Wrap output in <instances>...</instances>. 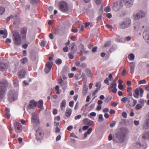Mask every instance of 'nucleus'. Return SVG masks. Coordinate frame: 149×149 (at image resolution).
Segmentation results:
<instances>
[{
	"label": "nucleus",
	"mask_w": 149,
	"mask_h": 149,
	"mask_svg": "<svg viewBox=\"0 0 149 149\" xmlns=\"http://www.w3.org/2000/svg\"><path fill=\"white\" fill-rule=\"evenodd\" d=\"M8 84V83L6 80L0 81V98L3 97L7 90L6 87Z\"/></svg>",
	"instance_id": "f257e3e1"
},
{
	"label": "nucleus",
	"mask_w": 149,
	"mask_h": 149,
	"mask_svg": "<svg viewBox=\"0 0 149 149\" xmlns=\"http://www.w3.org/2000/svg\"><path fill=\"white\" fill-rule=\"evenodd\" d=\"M13 39L15 45H19L21 44L22 42L21 37L17 31H15L14 32L13 36Z\"/></svg>",
	"instance_id": "f03ea898"
},
{
	"label": "nucleus",
	"mask_w": 149,
	"mask_h": 149,
	"mask_svg": "<svg viewBox=\"0 0 149 149\" xmlns=\"http://www.w3.org/2000/svg\"><path fill=\"white\" fill-rule=\"evenodd\" d=\"M127 133V131L124 130L123 131H121L116 134V138L118 139V142L122 143L123 142Z\"/></svg>",
	"instance_id": "7ed1b4c3"
},
{
	"label": "nucleus",
	"mask_w": 149,
	"mask_h": 149,
	"mask_svg": "<svg viewBox=\"0 0 149 149\" xmlns=\"http://www.w3.org/2000/svg\"><path fill=\"white\" fill-rule=\"evenodd\" d=\"M8 99L10 102L13 101L17 99L18 93L14 90L9 91Z\"/></svg>",
	"instance_id": "20e7f679"
},
{
	"label": "nucleus",
	"mask_w": 149,
	"mask_h": 149,
	"mask_svg": "<svg viewBox=\"0 0 149 149\" xmlns=\"http://www.w3.org/2000/svg\"><path fill=\"white\" fill-rule=\"evenodd\" d=\"M131 24V21L130 19L126 18L120 24V27L122 29L127 28L130 26Z\"/></svg>",
	"instance_id": "39448f33"
},
{
	"label": "nucleus",
	"mask_w": 149,
	"mask_h": 149,
	"mask_svg": "<svg viewBox=\"0 0 149 149\" xmlns=\"http://www.w3.org/2000/svg\"><path fill=\"white\" fill-rule=\"evenodd\" d=\"M133 96L136 98H139V96L142 97L144 93L143 89L141 88H137L135 90Z\"/></svg>",
	"instance_id": "423d86ee"
},
{
	"label": "nucleus",
	"mask_w": 149,
	"mask_h": 149,
	"mask_svg": "<svg viewBox=\"0 0 149 149\" xmlns=\"http://www.w3.org/2000/svg\"><path fill=\"white\" fill-rule=\"evenodd\" d=\"M59 7L60 10L63 12H66L68 10V6L67 4L65 1H62L59 3Z\"/></svg>",
	"instance_id": "0eeeda50"
},
{
	"label": "nucleus",
	"mask_w": 149,
	"mask_h": 149,
	"mask_svg": "<svg viewBox=\"0 0 149 149\" xmlns=\"http://www.w3.org/2000/svg\"><path fill=\"white\" fill-rule=\"evenodd\" d=\"M43 132L42 130L39 128L36 132V139L38 140L42 139L43 137Z\"/></svg>",
	"instance_id": "6e6552de"
},
{
	"label": "nucleus",
	"mask_w": 149,
	"mask_h": 149,
	"mask_svg": "<svg viewBox=\"0 0 149 149\" xmlns=\"http://www.w3.org/2000/svg\"><path fill=\"white\" fill-rule=\"evenodd\" d=\"M31 123L33 124H40V122L38 116L35 113H32L31 117Z\"/></svg>",
	"instance_id": "1a4fd4ad"
},
{
	"label": "nucleus",
	"mask_w": 149,
	"mask_h": 149,
	"mask_svg": "<svg viewBox=\"0 0 149 149\" xmlns=\"http://www.w3.org/2000/svg\"><path fill=\"white\" fill-rule=\"evenodd\" d=\"M123 6L122 3L120 1H118L114 3L113 9L114 11H117L120 10Z\"/></svg>",
	"instance_id": "9d476101"
},
{
	"label": "nucleus",
	"mask_w": 149,
	"mask_h": 149,
	"mask_svg": "<svg viewBox=\"0 0 149 149\" xmlns=\"http://www.w3.org/2000/svg\"><path fill=\"white\" fill-rule=\"evenodd\" d=\"M28 29L26 27H22L20 30V33L21 37L23 40L26 39V33Z\"/></svg>",
	"instance_id": "9b49d317"
},
{
	"label": "nucleus",
	"mask_w": 149,
	"mask_h": 149,
	"mask_svg": "<svg viewBox=\"0 0 149 149\" xmlns=\"http://www.w3.org/2000/svg\"><path fill=\"white\" fill-rule=\"evenodd\" d=\"M145 13L142 11H140L137 14H134L133 16L134 19L135 20H136L138 19L143 17H145Z\"/></svg>",
	"instance_id": "f8f14e48"
},
{
	"label": "nucleus",
	"mask_w": 149,
	"mask_h": 149,
	"mask_svg": "<svg viewBox=\"0 0 149 149\" xmlns=\"http://www.w3.org/2000/svg\"><path fill=\"white\" fill-rule=\"evenodd\" d=\"M14 126L16 132L19 133L21 132L22 125L20 123L17 122H15L14 123Z\"/></svg>",
	"instance_id": "ddd939ff"
},
{
	"label": "nucleus",
	"mask_w": 149,
	"mask_h": 149,
	"mask_svg": "<svg viewBox=\"0 0 149 149\" xmlns=\"http://www.w3.org/2000/svg\"><path fill=\"white\" fill-rule=\"evenodd\" d=\"M37 103L34 100H31L30 102V104L27 107V110L34 109L37 106Z\"/></svg>",
	"instance_id": "4468645a"
},
{
	"label": "nucleus",
	"mask_w": 149,
	"mask_h": 149,
	"mask_svg": "<svg viewBox=\"0 0 149 149\" xmlns=\"http://www.w3.org/2000/svg\"><path fill=\"white\" fill-rule=\"evenodd\" d=\"M127 102L128 104L130 106L134 107L136 104L137 101L136 100L134 99L133 98H132L131 99H130L129 98Z\"/></svg>",
	"instance_id": "2eb2a0df"
},
{
	"label": "nucleus",
	"mask_w": 149,
	"mask_h": 149,
	"mask_svg": "<svg viewBox=\"0 0 149 149\" xmlns=\"http://www.w3.org/2000/svg\"><path fill=\"white\" fill-rule=\"evenodd\" d=\"M53 63L51 62H49L46 65L45 68V71L47 73H48L51 70Z\"/></svg>",
	"instance_id": "dca6fc26"
},
{
	"label": "nucleus",
	"mask_w": 149,
	"mask_h": 149,
	"mask_svg": "<svg viewBox=\"0 0 149 149\" xmlns=\"http://www.w3.org/2000/svg\"><path fill=\"white\" fill-rule=\"evenodd\" d=\"M26 71L24 69H22L18 73V76L19 78H23L26 74Z\"/></svg>",
	"instance_id": "f3484780"
},
{
	"label": "nucleus",
	"mask_w": 149,
	"mask_h": 149,
	"mask_svg": "<svg viewBox=\"0 0 149 149\" xmlns=\"http://www.w3.org/2000/svg\"><path fill=\"white\" fill-rule=\"evenodd\" d=\"M123 1L127 7H131L133 5V0H123Z\"/></svg>",
	"instance_id": "a211bd4d"
},
{
	"label": "nucleus",
	"mask_w": 149,
	"mask_h": 149,
	"mask_svg": "<svg viewBox=\"0 0 149 149\" xmlns=\"http://www.w3.org/2000/svg\"><path fill=\"white\" fill-rule=\"evenodd\" d=\"M149 128V118L147 119L145 123L143 126V128L144 130H146Z\"/></svg>",
	"instance_id": "6ab92c4d"
},
{
	"label": "nucleus",
	"mask_w": 149,
	"mask_h": 149,
	"mask_svg": "<svg viewBox=\"0 0 149 149\" xmlns=\"http://www.w3.org/2000/svg\"><path fill=\"white\" fill-rule=\"evenodd\" d=\"M86 73L88 77L91 78L93 77V73L88 68H86L85 70Z\"/></svg>",
	"instance_id": "aec40b11"
},
{
	"label": "nucleus",
	"mask_w": 149,
	"mask_h": 149,
	"mask_svg": "<svg viewBox=\"0 0 149 149\" xmlns=\"http://www.w3.org/2000/svg\"><path fill=\"white\" fill-rule=\"evenodd\" d=\"M7 68L6 64L4 63L0 62V70L4 71Z\"/></svg>",
	"instance_id": "412c9836"
},
{
	"label": "nucleus",
	"mask_w": 149,
	"mask_h": 149,
	"mask_svg": "<svg viewBox=\"0 0 149 149\" xmlns=\"http://www.w3.org/2000/svg\"><path fill=\"white\" fill-rule=\"evenodd\" d=\"M130 71L131 73L132 74H133L134 72L135 65L133 63H131L130 64Z\"/></svg>",
	"instance_id": "4be33fe9"
},
{
	"label": "nucleus",
	"mask_w": 149,
	"mask_h": 149,
	"mask_svg": "<svg viewBox=\"0 0 149 149\" xmlns=\"http://www.w3.org/2000/svg\"><path fill=\"white\" fill-rule=\"evenodd\" d=\"M72 112V110L70 109H67L65 113V115L67 117H69Z\"/></svg>",
	"instance_id": "5701e85b"
},
{
	"label": "nucleus",
	"mask_w": 149,
	"mask_h": 149,
	"mask_svg": "<svg viewBox=\"0 0 149 149\" xmlns=\"http://www.w3.org/2000/svg\"><path fill=\"white\" fill-rule=\"evenodd\" d=\"M142 138L144 139L149 140V131L145 132L143 135Z\"/></svg>",
	"instance_id": "b1692460"
},
{
	"label": "nucleus",
	"mask_w": 149,
	"mask_h": 149,
	"mask_svg": "<svg viewBox=\"0 0 149 149\" xmlns=\"http://www.w3.org/2000/svg\"><path fill=\"white\" fill-rule=\"evenodd\" d=\"M148 32L147 31L144 32L143 34V37L145 40H149V35L148 34Z\"/></svg>",
	"instance_id": "393cba45"
},
{
	"label": "nucleus",
	"mask_w": 149,
	"mask_h": 149,
	"mask_svg": "<svg viewBox=\"0 0 149 149\" xmlns=\"http://www.w3.org/2000/svg\"><path fill=\"white\" fill-rule=\"evenodd\" d=\"M91 120L88 118H85L83 120V123L86 125H88L90 124Z\"/></svg>",
	"instance_id": "a878e982"
},
{
	"label": "nucleus",
	"mask_w": 149,
	"mask_h": 149,
	"mask_svg": "<svg viewBox=\"0 0 149 149\" xmlns=\"http://www.w3.org/2000/svg\"><path fill=\"white\" fill-rule=\"evenodd\" d=\"M75 45V44L74 42L72 43L71 44V49L72 52L73 53H74V52H76L77 51V49L76 47L74 49Z\"/></svg>",
	"instance_id": "bb28decb"
},
{
	"label": "nucleus",
	"mask_w": 149,
	"mask_h": 149,
	"mask_svg": "<svg viewBox=\"0 0 149 149\" xmlns=\"http://www.w3.org/2000/svg\"><path fill=\"white\" fill-rule=\"evenodd\" d=\"M92 129L91 128H90L88 129V131L86 132L84 134V138L86 137L88 135L90 134L92 132Z\"/></svg>",
	"instance_id": "cd10ccee"
},
{
	"label": "nucleus",
	"mask_w": 149,
	"mask_h": 149,
	"mask_svg": "<svg viewBox=\"0 0 149 149\" xmlns=\"http://www.w3.org/2000/svg\"><path fill=\"white\" fill-rule=\"evenodd\" d=\"M66 104V101L65 100H63L61 104V108L63 110V108L65 107Z\"/></svg>",
	"instance_id": "c85d7f7f"
},
{
	"label": "nucleus",
	"mask_w": 149,
	"mask_h": 149,
	"mask_svg": "<svg viewBox=\"0 0 149 149\" xmlns=\"http://www.w3.org/2000/svg\"><path fill=\"white\" fill-rule=\"evenodd\" d=\"M118 82L119 83V84L118 85V88L121 90H123V85L122 84V81L120 79H119L118 80Z\"/></svg>",
	"instance_id": "c756f323"
},
{
	"label": "nucleus",
	"mask_w": 149,
	"mask_h": 149,
	"mask_svg": "<svg viewBox=\"0 0 149 149\" xmlns=\"http://www.w3.org/2000/svg\"><path fill=\"white\" fill-rule=\"evenodd\" d=\"M0 34L1 35H3V37L4 38H6L7 36V31L3 30H0Z\"/></svg>",
	"instance_id": "7c9ffc66"
},
{
	"label": "nucleus",
	"mask_w": 149,
	"mask_h": 149,
	"mask_svg": "<svg viewBox=\"0 0 149 149\" xmlns=\"http://www.w3.org/2000/svg\"><path fill=\"white\" fill-rule=\"evenodd\" d=\"M88 88L85 87H84L82 90V94L83 95H85L87 93Z\"/></svg>",
	"instance_id": "2f4dec72"
},
{
	"label": "nucleus",
	"mask_w": 149,
	"mask_h": 149,
	"mask_svg": "<svg viewBox=\"0 0 149 149\" xmlns=\"http://www.w3.org/2000/svg\"><path fill=\"white\" fill-rule=\"evenodd\" d=\"M28 61L27 58L26 57L20 60V61L22 64H24Z\"/></svg>",
	"instance_id": "473e14b6"
},
{
	"label": "nucleus",
	"mask_w": 149,
	"mask_h": 149,
	"mask_svg": "<svg viewBox=\"0 0 149 149\" xmlns=\"http://www.w3.org/2000/svg\"><path fill=\"white\" fill-rule=\"evenodd\" d=\"M129 98L127 96L123 97L121 99V101L123 103H125L127 101H128Z\"/></svg>",
	"instance_id": "72a5a7b5"
},
{
	"label": "nucleus",
	"mask_w": 149,
	"mask_h": 149,
	"mask_svg": "<svg viewBox=\"0 0 149 149\" xmlns=\"http://www.w3.org/2000/svg\"><path fill=\"white\" fill-rule=\"evenodd\" d=\"M128 58L131 61H133L134 60V58H135V56L132 53H131L130 54L129 56H128Z\"/></svg>",
	"instance_id": "f704fd0d"
},
{
	"label": "nucleus",
	"mask_w": 149,
	"mask_h": 149,
	"mask_svg": "<svg viewBox=\"0 0 149 149\" xmlns=\"http://www.w3.org/2000/svg\"><path fill=\"white\" fill-rule=\"evenodd\" d=\"M13 81V84L15 87H16L18 86V81L17 79H15Z\"/></svg>",
	"instance_id": "c9c22d12"
},
{
	"label": "nucleus",
	"mask_w": 149,
	"mask_h": 149,
	"mask_svg": "<svg viewBox=\"0 0 149 149\" xmlns=\"http://www.w3.org/2000/svg\"><path fill=\"white\" fill-rule=\"evenodd\" d=\"M78 30L77 28L74 26H72V29L71 31L74 33H76L77 32Z\"/></svg>",
	"instance_id": "e433bc0d"
},
{
	"label": "nucleus",
	"mask_w": 149,
	"mask_h": 149,
	"mask_svg": "<svg viewBox=\"0 0 149 149\" xmlns=\"http://www.w3.org/2000/svg\"><path fill=\"white\" fill-rule=\"evenodd\" d=\"M112 98V97L111 96L110 97H107L105 98L104 101L105 102H108L111 100Z\"/></svg>",
	"instance_id": "4c0bfd02"
},
{
	"label": "nucleus",
	"mask_w": 149,
	"mask_h": 149,
	"mask_svg": "<svg viewBox=\"0 0 149 149\" xmlns=\"http://www.w3.org/2000/svg\"><path fill=\"white\" fill-rule=\"evenodd\" d=\"M98 120L100 122H101L103 121L102 114H100L99 115Z\"/></svg>",
	"instance_id": "58836bf2"
},
{
	"label": "nucleus",
	"mask_w": 149,
	"mask_h": 149,
	"mask_svg": "<svg viewBox=\"0 0 149 149\" xmlns=\"http://www.w3.org/2000/svg\"><path fill=\"white\" fill-rule=\"evenodd\" d=\"M95 86L97 87L96 89H98L99 90L101 87V85L100 82H97Z\"/></svg>",
	"instance_id": "ea45409f"
},
{
	"label": "nucleus",
	"mask_w": 149,
	"mask_h": 149,
	"mask_svg": "<svg viewBox=\"0 0 149 149\" xmlns=\"http://www.w3.org/2000/svg\"><path fill=\"white\" fill-rule=\"evenodd\" d=\"M95 107V104H91L88 107L89 110H91L94 109Z\"/></svg>",
	"instance_id": "a19ab883"
},
{
	"label": "nucleus",
	"mask_w": 149,
	"mask_h": 149,
	"mask_svg": "<svg viewBox=\"0 0 149 149\" xmlns=\"http://www.w3.org/2000/svg\"><path fill=\"white\" fill-rule=\"evenodd\" d=\"M5 10V9L3 8L0 6V15L3 14Z\"/></svg>",
	"instance_id": "79ce46f5"
},
{
	"label": "nucleus",
	"mask_w": 149,
	"mask_h": 149,
	"mask_svg": "<svg viewBox=\"0 0 149 149\" xmlns=\"http://www.w3.org/2000/svg\"><path fill=\"white\" fill-rule=\"evenodd\" d=\"M39 0H30V2L31 4H33L37 3L39 1Z\"/></svg>",
	"instance_id": "37998d69"
},
{
	"label": "nucleus",
	"mask_w": 149,
	"mask_h": 149,
	"mask_svg": "<svg viewBox=\"0 0 149 149\" xmlns=\"http://www.w3.org/2000/svg\"><path fill=\"white\" fill-rule=\"evenodd\" d=\"M146 83V82L145 79H143L139 81V84H145Z\"/></svg>",
	"instance_id": "c03bdc74"
},
{
	"label": "nucleus",
	"mask_w": 149,
	"mask_h": 149,
	"mask_svg": "<svg viewBox=\"0 0 149 149\" xmlns=\"http://www.w3.org/2000/svg\"><path fill=\"white\" fill-rule=\"evenodd\" d=\"M111 10V9L109 6H107L104 9V10L106 12H108L110 11Z\"/></svg>",
	"instance_id": "a18cd8bd"
},
{
	"label": "nucleus",
	"mask_w": 149,
	"mask_h": 149,
	"mask_svg": "<svg viewBox=\"0 0 149 149\" xmlns=\"http://www.w3.org/2000/svg\"><path fill=\"white\" fill-rule=\"evenodd\" d=\"M62 61L61 59H58L56 61V63L57 65L60 64L62 63Z\"/></svg>",
	"instance_id": "49530a36"
},
{
	"label": "nucleus",
	"mask_w": 149,
	"mask_h": 149,
	"mask_svg": "<svg viewBox=\"0 0 149 149\" xmlns=\"http://www.w3.org/2000/svg\"><path fill=\"white\" fill-rule=\"evenodd\" d=\"M135 108L137 110H139L141 108H142V107L141 104H138L136 106Z\"/></svg>",
	"instance_id": "de8ad7c7"
},
{
	"label": "nucleus",
	"mask_w": 149,
	"mask_h": 149,
	"mask_svg": "<svg viewBox=\"0 0 149 149\" xmlns=\"http://www.w3.org/2000/svg\"><path fill=\"white\" fill-rule=\"evenodd\" d=\"M116 122L115 121H113L110 124V126L111 127H113L116 124Z\"/></svg>",
	"instance_id": "09e8293b"
},
{
	"label": "nucleus",
	"mask_w": 149,
	"mask_h": 149,
	"mask_svg": "<svg viewBox=\"0 0 149 149\" xmlns=\"http://www.w3.org/2000/svg\"><path fill=\"white\" fill-rule=\"evenodd\" d=\"M116 87V84L115 83H112L111 84L110 87L112 88H115Z\"/></svg>",
	"instance_id": "8fccbe9b"
},
{
	"label": "nucleus",
	"mask_w": 149,
	"mask_h": 149,
	"mask_svg": "<svg viewBox=\"0 0 149 149\" xmlns=\"http://www.w3.org/2000/svg\"><path fill=\"white\" fill-rule=\"evenodd\" d=\"M43 103V101L42 100H40L38 101V104L39 106H42Z\"/></svg>",
	"instance_id": "3c124183"
},
{
	"label": "nucleus",
	"mask_w": 149,
	"mask_h": 149,
	"mask_svg": "<svg viewBox=\"0 0 149 149\" xmlns=\"http://www.w3.org/2000/svg\"><path fill=\"white\" fill-rule=\"evenodd\" d=\"M111 42L110 41H108L105 43L104 45V47L109 46L110 45Z\"/></svg>",
	"instance_id": "603ef678"
},
{
	"label": "nucleus",
	"mask_w": 149,
	"mask_h": 149,
	"mask_svg": "<svg viewBox=\"0 0 149 149\" xmlns=\"http://www.w3.org/2000/svg\"><path fill=\"white\" fill-rule=\"evenodd\" d=\"M122 116L124 118H126L127 117V114L125 112H123L122 113Z\"/></svg>",
	"instance_id": "864d4df0"
},
{
	"label": "nucleus",
	"mask_w": 149,
	"mask_h": 149,
	"mask_svg": "<svg viewBox=\"0 0 149 149\" xmlns=\"http://www.w3.org/2000/svg\"><path fill=\"white\" fill-rule=\"evenodd\" d=\"M74 102L73 101H70L69 103V105L71 107H72L73 106Z\"/></svg>",
	"instance_id": "5fc2aeb1"
},
{
	"label": "nucleus",
	"mask_w": 149,
	"mask_h": 149,
	"mask_svg": "<svg viewBox=\"0 0 149 149\" xmlns=\"http://www.w3.org/2000/svg\"><path fill=\"white\" fill-rule=\"evenodd\" d=\"M63 51L65 52H67L68 50V46H66L63 49Z\"/></svg>",
	"instance_id": "6e6d98bb"
},
{
	"label": "nucleus",
	"mask_w": 149,
	"mask_h": 149,
	"mask_svg": "<svg viewBox=\"0 0 149 149\" xmlns=\"http://www.w3.org/2000/svg\"><path fill=\"white\" fill-rule=\"evenodd\" d=\"M69 58L70 59H73L74 58V56L71 53H69L68 54Z\"/></svg>",
	"instance_id": "4d7b16f0"
},
{
	"label": "nucleus",
	"mask_w": 149,
	"mask_h": 149,
	"mask_svg": "<svg viewBox=\"0 0 149 149\" xmlns=\"http://www.w3.org/2000/svg\"><path fill=\"white\" fill-rule=\"evenodd\" d=\"M63 83V81L62 79L59 80L58 81V84L60 85L61 86H62L63 85L62 84V83Z\"/></svg>",
	"instance_id": "13d9d810"
},
{
	"label": "nucleus",
	"mask_w": 149,
	"mask_h": 149,
	"mask_svg": "<svg viewBox=\"0 0 149 149\" xmlns=\"http://www.w3.org/2000/svg\"><path fill=\"white\" fill-rule=\"evenodd\" d=\"M81 117V115H78L76 116L74 118L75 120L79 119Z\"/></svg>",
	"instance_id": "bf43d9fd"
},
{
	"label": "nucleus",
	"mask_w": 149,
	"mask_h": 149,
	"mask_svg": "<svg viewBox=\"0 0 149 149\" xmlns=\"http://www.w3.org/2000/svg\"><path fill=\"white\" fill-rule=\"evenodd\" d=\"M118 104V103L113 102L111 104V106L113 107H116Z\"/></svg>",
	"instance_id": "052dcab7"
},
{
	"label": "nucleus",
	"mask_w": 149,
	"mask_h": 149,
	"mask_svg": "<svg viewBox=\"0 0 149 149\" xmlns=\"http://www.w3.org/2000/svg\"><path fill=\"white\" fill-rule=\"evenodd\" d=\"M5 116L6 118L9 119L10 117V114L9 113H6Z\"/></svg>",
	"instance_id": "680f3d73"
},
{
	"label": "nucleus",
	"mask_w": 149,
	"mask_h": 149,
	"mask_svg": "<svg viewBox=\"0 0 149 149\" xmlns=\"http://www.w3.org/2000/svg\"><path fill=\"white\" fill-rule=\"evenodd\" d=\"M117 91V88H113V89L111 91V92L113 93H116Z\"/></svg>",
	"instance_id": "e2e57ef3"
},
{
	"label": "nucleus",
	"mask_w": 149,
	"mask_h": 149,
	"mask_svg": "<svg viewBox=\"0 0 149 149\" xmlns=\"http://www.w3.org/2000/svg\"><path fill=\"white\" fill-rule=\"evenodd\" d=\"M104 82L105 83L107 84L108 85H109L108 79V78H106L104 80Z\"/></svg>",
	"instance_id": "0e129e2a"
},
{
	"label": "nucleus",
	"mask_w": 149,
	"mask_h": 149,
	"mask_svg": "<svg viewBox=\"0 0 149 149\" xmlns=\"http://www.w3.org/2000/svg\"><path fill=\"white\" fill-rule=\"evenodd\" d=\"M101 109V106L100 105H98L96 107V110L98 111H100Z\"/></svg>",
	"instance_id": "69168bd1"
},
{
	"label": "nucleus",
	"mask_w": 149,
	"mask_h": 149,
	"mask_svg": "<svg viewBox=\"0 0 149 149\" xmlns=\"http://www.w3.org/2000/svg\"><path fill=\"white\" fill-rule=\"evenodd\" d=\"M54 120H57L58 121H59L60 120V118L59 116H58L54 118Z\"/></svg>",
	"instance_id": "338daca9"
},
{
	"label": "nucleus",
	"mask_w": 149,
	"mask_h": 149,
	"mask_svg": "<svg viewBox=\"0 0 149 149\" xmlns=\"http://www.w3.org/2000/svg\"><path fill=\"white\" fill-rule=\"evenodd\" d=\"M139 102L142 104H143L144 103V101L143 99H141L139 101Z\"/></svg>",
	"instance_id": "774afa93"
}]
</instances>
